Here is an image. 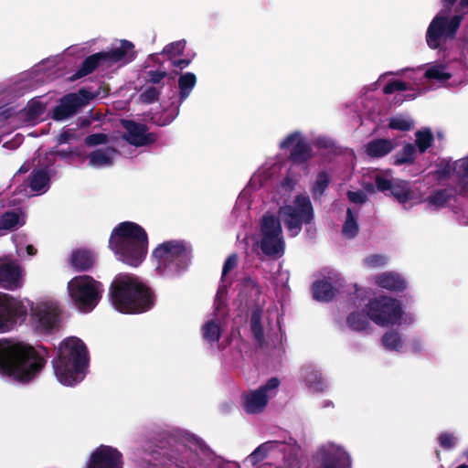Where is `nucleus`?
Masks as SVG:
<instances>
[{"label": "nucleus", "instance_id": "obj_1", "mask_svg": "<svg viewBox=\"0 0 468 468\" xmlns=\"http://www.w3.org/2000/svg\"><path fill=\"white\" fill-rule=\"evenodd\" d=\"M46 362L44 356L29 344L0 341V375L28 383L40 373Z\"/></svg>", "mask_w": 468, "mask_h": 468}, {"label": "nucleus", "instance_id": "obj_2", "mask_svg": "<svg viewBox=\"0 0 468 468\" xmlns=\"http://www.w3.org/2000/svg\"><path fill=\"white\" fill-rule=\"evenodd\" d=\"M110 297L114 308L123 314H142L154 305L153 290L137 277H117L110 286Z\"/></svg>", "mask_w": 468, "mask_h": 468}, {"label": "nucleus", "instance_id": "obj_3", "mask_svg": "<svg viewBox=\"0 0 468 468\" xmlns=\"http://www.w3.org/2000/svg\"><path fill=\"white\" fill-rule=\"evenodd\" d=\"M109 248L119 261L129 266L137 267L144 261L147 254V233L143 227L135 222H122L112 231Z\"/></svg>", "mask_w": 468, "mask_h": 468}, {"label": "nucleus", "instance_id": "obj_4", "mask_svg": "<svg viewBox=\"0 0 468 468\" xmlns=\"http://www.w3.org/2000/svg\"><path fill=\"white\" fill-rule=\"evenodd\" d=\"M89 361V352L83 341L71 336L60 343L58 357L53 359L52 365L58 380L72 386L83 378Z\"/></svg>", "mask_w": 468, "mask_h": 468}, {"label": "nucleus", "instance_id": "obj_5", "mask_svg": "<svg viewBox=\"0 0 468 468\" xmlns=\"http://www.w3.org/2000/svg\"><path fill=\"white\" fill-rule=\"evenodd\" d=\"M156 260V271L167 279L178 278L191 262V249L184 240L172 239L159 244L153 250Z\"/></svg>", "mask_w": 468, "mask_h": 468}, {"label": "nucleus", "instance_id": "obj_6", "mask_svg": "<svg viewBox=\"0 0 468 468\" xmlns=\"http://www.w3.org/2000/svg\"><path fill=\"white\" fill-rule=\"evenodd\" d=\"M136 55L134 45L129 40L122 39L117 48L109 51L97 52L85 58L70 80H77L86 77L101 66L111 67L118 62L128 64L135 59Z\"/></svg>", "mask_w": 468, "mask_h": 468}, {"label": "nucleus", "instance_id": "obj_7", "mask_svg": "<svg viewBox=\"0 0 468 468\" xmlns=\"http://www.w3.org/2000/svg\"><path fill=\"white\" fill-rule=\"evenodd\" d=\"M74 305L83 313L91 312L102 297L103 286L90 275L73 277L67 285Z\"/></svg>", "mask_w": 468, "mask_h": 468}, {"label": "nucleus", "instance_id": "obj_8", "mask_svg": "<svg viewBox=\"0 0 468 468\" xmlns=\"http://www.w3.org/2000/svg\"><path fill=\"white\" fill-rule=\"evenodd\" d=\"M284 224L294 237L302 230L303 223L309 224L314 218V208L308 196L298 195L294 199V206L287 205L280 208Z\"/></svg>", "mask_w": 468, "mask_h": 468}, {"label": "nucleus", "instance_id": "obj_9", "mask_svg": "<svg viewBox=\"0 0 468 468\" xmlns=\"http://www.w3.org/2000/svg\"><path fill=\"white\" fill-rule=\"evenodd\" d=\"M463 16L455 15L450 19L447 16L438 14L431 20L426 32V42L431 49H437L441 46V40L453 39L461 27Z\"/></svg>", "mask_w": 468, "mask_h": 468}, {"label": "nucleus", "instance_id": "obj_10", "mask_svg": "<svg viewBox=\"0 0 468 468\" xmlns=\"http://www.w3.org/2000/svg\"><path fill=\"white\" fill-rule=\"evenodd\" d=\"M368 317L378 325L398 323L402 316V309L398 300L380 296L369 301L367 305Z\"/></svg>", "mask_w": 468, "mask_h": 468}, {"label": "nucleus", "instance_id": "obj_11", "mask_svg": "<svg viewBox=\"0 0 468 468\" xmlns=\"http://www.w3.org/2000/svg\"><path fill=\"white\" fill-rule=\"evenodd\" d=\"M31 324L39 334H52L58 330L60 310L51 303H37L30 307Z\"/></svg>", "mask_w": 468, "mask_h": 468}, {"label": "nucleus", "instance_id": "obj_12", "mask_svg": "<svg viewBox=\"0 0 468 468\" xmlns=\"http://www.w3.org/2000/svg\"><path fill=\"white\" fill-rule=\"evenodd\" d=\"M94 97V94L86 89L68 93L59 99L58 104L51 112V118L55 121L70 118Z\"/></svg>", "mask_w": 468, "mask_h": 468}, {"label": "nucleus", "instance_id": "obj_13", "mask_svg": "<svg viewBox=\"0 0 468 468\" xmlns=\"http://www.w3.org/2000/svg\"><path fill=\"white\" fill-rule=\"evenodd\" d=\"M27 307L22 301L4 292H0V331L13 327L17 321H25Z\"/></svg>", "mask_w": 468, "mask_h": 468}, {"label": "nucleus", "instance_id": "obj_14", "mask_svg": "<svg viewBox=\"0 0 468 468\" xmlns=\"http://www.w3.org/2000/svg\"><path fill=\"white\" fill-rule=\"evenodd\" d=\"M279 385L280 380L277 378H271L259 388L244 393L241 396L243 410L247 414L261 413L268 404V391L277 388Z\"/></svg>", "mask_w": 468, "mask_h": 468}, {"label": "nucleus", "instance_id": "obj_15", "mask_svg": "<svg viewBox=\"0 0 468 468\" xmlns=\"http://www.w3.org/2000/svg\"><path fill=\"white\" fill-rule=\"evenodd\" d=\"M294 144L291 150L289 160L297 165L308 163L314 157L311 144L299 132L288 134L281 143V149H287Z\"/></svg>", "mask_w": 468, "mask_h": 468}, {"label": "nucleus", "instance_id": "obj_16", "mask_svg": "<svg viewBox=\"0 0 468 468\" xmlns=\"http://www.w3.org/2000/svg\"><path fill=\"white\" fill-rule=\"evenodd\" d=\"M316 460L317 468H352L349 453L340 446L329 445L319 449Z\"/></svg>", "mask_w": 468, "mask_h": 468}, {"label": "nucleus", "instance_id": "obj_17", "mask_svg": "<svg viewBox=\"0 0 468 468\" xmlns=\"http://www.w3.org/2000/svg\"><path fill=\"white\" fill-rule=\"evenodd\" d=\"M122 125L126 131L123 139L133 146H147L153 144L158 139L155 133L148 132V127L144 123L123 119L122 120Z\"/></svg>", "mask_w": 468, "mask_h": 468}, {"label": "nucleus", "instance_id": "obj_18", "mask_svg": "<svg viewBox=\"0 0 468 468\" xmlns=\"http://www.w3.org/2000/svg\"><path fill=\"white\" fill-rule=\"evenodd\" d=\"M376 187L380 192L390 191L400 204H405L414 198V191L410 186V183L406 180L394 179L389 180L381 176L375 178Z\"/></svg>", "mask_w": 468, "mask_h": 468}, {"label": "nucleus", "instance_id": "obj_19", "mask_svg": "<svg viewBox=\"0 0 468 468\" xmlns=\"http://www.w3.org/2000/svg\"><path fill=\"white\" fill-rule=\"evenodd\" d=\"M122 455L115 448L100 445L90 456L87 468H122Z\"/></svg>", "mask_w": 468, "mask_h": 468}, {"label": "nucleus", "instance_id": "obj_20", "mask_svg": "<svg viewBox=\"0 0 468 468\" xmlns=\"http://www.w3.org/2000/svg\"><path fill=\"white\" fill-rule=\"evenodd\" d=\"M0 286L12 291L20 288L21 269L13 263L0 264Z\"/></svg>", "mask_w": 468, "mask_h": 468}, {"label": "nucleus", "instance_id": "obj_21", "mask_svg": "<svg viewBox=\"0 0 468 468\" xmlns=\"http://www.w3.org/2000/svg\"><path fill=\"white\" fill-rule=\"evenodd\" d=\"M96 262L93 251L87 249H77L71 252L69 263L76 271H88Z\"/></svg>", "mask_w": 468, "mask_h": 468}, {"label": "nucleus", "instance_id": "obj_22", "mask_svg": "<svg viewBox=\"0 0 468 468\" xmlns=\"http://www.w3.org/2000/svg\"><path fill=\"white\" fill-rule=\"evenodd\" d=\"M396 147L392 140L378 138L369 141L366 145V153L371 158H381L390 154Z\"/></svg>", "mask_w": 468, "mask_h": 468}, {"label": "nucleus", "instance_id": "obj_23", "mask_svg": "<svg viewBox=\"0 0 468 468\" xmlns=\"http://www.w3.org/2000/svg\"><path fill=\"white\" fill-rule=\"evenodd\" d=\"M335 288L326 279L317 280L312 285L313 298L318 302H331L335 298Z\"/></svg>", "mask_w": 468, "mask_h": 468}, {"label": "nucleus", "instance_id": "obj_24", "mask_svg": "<svg viewBox=\"0 0 468 468\" xmlns=\"http://www.w3.org/2000/svg\"><path fill=\"white\" fill-rule=\"evenodd\" d=\"M378 286L388 291L402 292L406 288L405 280L398 273L384 272L377 277Z\"/></svg>", "mask_w": 468, "mask_h": 468}, {"label": "nucleus", "instance_id": "obj_25", "mask_svg": "<svg viewBox=\"0 0 468 468\" xmlns=\"http://www.w3.org/2000/svg\"><path fill=\"white\" fill-rule=\"evenodd\" d=\"M260 247L266 256H282L284 252V242L282 236H262Z\"/></svg>", "mask_w": 468, "mask_h": 468}, {"label": "nucleus", "instance_id": "obj_26", "mask_svg": "<svg viewBox=\"0 0 468 468\" xmlns=\"http://www.w3.org/2000/svg\"><path fill=\"white\" fill-rule=\"evenodd\" d=\"M50 176L44 169H34L29 176V187L34 192L45 193L49 187Z\"/></svg>", "mask_w": 468, "mask_h": 468}, {"label": "nucleus", "instance_id": "obj_27", "mask_svg": "<svg viewBox=\"0 0 468 468\" xmlns=\"http://www.w3.org/2000/svg\"><path fill=\"white\" fill-rule=\"evenodd\" d=\"M113 148L96 149L89 154V165L94 167L111 165L112 164Z\"/></svg>", "mask_w": 468, "mask_h": 468}, {"label": "nucleus", "instance_id": "obj_28", "mask_svg": "<svg viewBox=\"0 0 468 468\" xmlns=\"http://www.w3.org/2000/svg\"><path fill=\"white\" fill-rule=\"evenodd\" d=\"M393 165L400 166L403 165H413L416 160V146L411 143H407L402 149L394 156Z\"/></svg>", "mask_w": 468, "mask_h": 468}, {"label": "nucleus", "instance_id": "obj_29", "mask_svg": "<svg viewBox=\"0 0 468 468\" xmlns=\"http://www.w3.org/2000/svg\"><path fill=\"white\" fill-rule=\"evenodd\" d=\"M197 83V78L194 73L186 72L181 74L178 79L179 87V104H181L190 94Z\"/></svg>", "mask_w": 468, "mask_h": 468}, {"label": "nucleus", "instance_id": "obj_30", "mask_svg": "<svg viewBox=\"0 0 468 468\" xmlns=\"http://www.w3.org/2000/svg\"><path fill=\"white\" fill-rule=\"evenodd\" d=\"M262 236H282V225L277 217L274 215H264L261 227Z\"/></svg>", "mask_w": 468, "mask_h": 468}, {"label": "nucleus", "instance_id": "obj_31", "mask_svg": "<svg viewBox=\"0 0 468 468\" xmlns=\"http://www.w3.org/2000/svg\"><path fill=\"white\" fill-rule=\"evenodd\" d=\"M281 444H282V442L279 441H269L261 443L249 455V461L252 465L260 463L267 457V454L271 450Z\"/></svg>", "mask_w": 468, "mask_h": 468}, {"label": "nucleus", "instance_id": "obj_32", "mask_svg": "<svg viewBox=\"0 0 468 468\" xmlns=\"http://www.w3.org/2000/svg\"><path fill=\"white\" fill-rule=\"evenodd\" d=\"M415 146L420 154H424L433 144L434 136L431 129L425 128L415 133Z\"/></svg>", "mask_w": 468, "mask_h": 468}, {"label": "nucleus", "instance_id": "obj_33", "mask_svg": "<svg viewBox=\"0 0 468 468\" xmlns=\"http://www.w3.org/2000/svg\"><path fill=\"white\" fill-rule=\"evenodd\" d=\"M368 318L367 314L353 312L347 316L346 324L354 331H364L369 325Z\"/></svg>", "mask_w": 468, "mask_h": 468}, {"label": "nucleus", "instance_id": "obj_34", "mask_svg": "<svg viewBox=\"0 0 468 468\" xmlns=\"http://www.w3.org/2000/svg\"><path fill=\"white\" fill-rule=\"evenodd\" d=\"M250 330L254 338L261 343L264 339V330L261 324V311L254 310L250 315Z\"/></svg>", "mask_w": 468, "mask_h": 468}, {"label": "nucleus", "instance_id": "obj_35", "mask_svg": "<svg viewBox=\"0 0 468 468\" xmlns=\"http://www.w3.org/2000/svg\"><path fill=\"white\" fill-rule=\"evenodd\" d=\"M382 344L388 350L399 351L403 343L399 332L390 330L382 336Z\"/></svg>", "mask_w": 468, "mask_h": 468}, {"label": "nucleus", "instance_id": "obj_36", "mask_svg": "<svg viewBox=\"0 0 468 468\" xmlns=\"http://www.w3.org/2000/svg\"><path fill=\"white\" fill-rule=\"evenodd\" d=\"M330 184V177L325 171L318 173L316 180L312 187V194L314 198L320 197L324 194Z\"/></svg>", "mask_w": 468, "mask_h": 468}, {"label": "nucleus", "instance_id": "obj_37", "mask_svg": "<svg viewBox=\"0 0 468 468\" xmlns=\"http://www.w3.org/2000/svg\"><path fill=\"white\" fill-rule=\"evenodd\" d=\"M452 198V192L449 189H438L428 197L430 205L443 207Z\"/></svg>", "mask_w": 468, "mask_h": 468}, {"label": "nucleus", "instance_id": "obj_38", "mask_svg": "<svg viewBox=\"0 0 468 468\" xmlns=\"http://www.w3.org/2000/svg\"><path fill=\"white\" fill-rule=\"evenodd\" d=\"M428 80H435L439 82L447 81L452 78V74L445 71V66L435 65L429 68L424 74Z\"/></svg>", "mask_w": 468, "mask_h": 468}, {"label": "nucleus", "instance_id": "obj_39", "mask_svg": "<svg viewBox=\"0 0 468 468\" xmlns=\"http://www.w3.org/2000/svg\"><path fill=\"white\" fill-rule=\"evenodd\" d=\"M358 230H359V229H358V224L356 222V218L354 216L352 209L347 208L346 218L343 225L342 231L347 238L352 239L357 235Z\"/></svg>", "mask_w": 468, "mask_h": 468}, {"label": "nucleus", "instance_id": "obj_40", "mask_svg": "<svg viewBox=\"0 0 468 468\" xmlns=\"http://www.w3.org/2000/svg\"><path fill=\"white\" fill-rule=\"evenodd\" d=\"M457 176L460 179L459 194L464 196L468 192V157L463 159L457 171Z\"/></svg>", "mask_w": 468, "mask_h": 468}, {"label": "nucleus", "instance_id": "obj_41", "mask_svg": "<svg viewBox=\"0 0 468 468\" xmlns=\"http://www.w3.org/2000/svg\"><path fill=\"white\" fill-rule=\"evenodd\" d=\"M18 214L15 211H7L0 217V229H12L18 225Z\"/></svg>", "mask_w": 468, "mask_h": 468}, {"label": "nucleus", "instance_id": "obj_42", "mask_svg": "<svg viewBox=\"0 0 468 468\" xmlns=\"http://www.w3.org/2000/svg\"><path fill=\"white\" fill-rule=\"evenodd\" d=\"M413 127L411 121L407 120L403 117H391L388 120V128L392 130H399L402 132L410 131Z\"/></svg>", "mask_w": 468, "mask_h": 468}, {"label": "nucleus", "instance_id": "obj_43", "mask_svg": "<svg viewBox=\"0 0 468 468\" xmlns=\"http://www.w3.org/2000/svg\"><path fill=\"white\" fill-rule=\"evenodd\" d=\"M186 48V42L185 41H176L172 42L168 45H166L163 49V54L167 55L170 59L172 58L182 55L184 53V50Z\"/></svg>", "mask_w": 468, "mask_h": 468}, {"label": "nucleus", "instance_id": "obj_44", "mask_svg": "<svg viewBox=\"0 0 468 468\" xmlns=\"http://www.w3.org/2000/svg\"><path fill=\"white\" fill-rule=\"evenodd\" d=\"M207 468H230V466L222 458L214 457L213 452L207 446Z\"/></svg>", "mask_w": 468, "mask_h": 468}, {"label": "nucleus", "instance_id": "obj_45", "mask_svg": "<svg viewBox=\"0 0 468 468\" xmlns=\"http://www.w3.org/2000/svg\"><path fill=\"white\" fill-rule=\"evenodd\" d=\"M45 105L39 101H33L27 105V115L28 119L35 120L39 118L45 112Z\"/></svg>", "mask_w": 468, "mask_h": 468}, {"label": "nucleus", "instance_id": "obj_46", "mask_svg": "<svg viewBox=\"0 0 468 468\" xmlns=\"http://www.w3.org/2000/svg\"><path fill=\"white\" fill-rule=\"evenodd\" d=\"M438 442L440 446L447 451L453 449L457 442V438L451 432H441L438 436Z\"/></svg>", "mask_w": 468, "mask_h": 468}, {"label": "nucleus", "instance_id": "obj_47", "mask_svg": "<svg viewBox=\"0 0 468 468\" xmlns=\"http://www.w3.org/2000/svg\"><path fill=\"white\" fill-rule=\"evenodd\" d=\"M160 96V90L154 87H147L141 94L140 101L146 104H151L154 101H157Z\"/></svg>", "mask_w": 468, "mask_h": 468}, {"label": "nucleus", "instance_id": "obj_48", "mask_svg": "<svg viewBox=\"0 0 468 468\" xmlns=\"http://www.w3.org/2000/svg\"><path fill=\"white\" fill-rule=\"evenodd\" d=\"M408 89V84L400 80H394L388 81L383 88V92L385 94H392L395 91H402Z\"/></svg>", "mask_w": 468, "mask_h": 468}, {"label": "nucleus", "instance_id": "obj_49", "mask_svg": "<svg viewBox=\"0 0 468 468\" xmlns=\"http://www.w3.org/2000/svg\"><path fill=\"white\" fill-rule=\"evenodd\" d=\"M227 296H228V291L226 286H220L218 291L215 297V309L218 312H220L223 308L227 305Z\"/></svg>", "mask_w": 468, "mask_h": 468}, {"label": "nucleus", "instance_id": "obj_50", "mask_svg": "<svg viewBox=\"0 0 468 468\" xmlns=\"http://www.w3.org/2000/svg\"><path fill=\"white\" fill-rule=\"evenodd\" d=\"M242 283L244 287L250 290V293L254 296H259L261 293V286L256 279L252 277H245Z\"/></svg>", "mask_w": 468, "mask_h": 468}, {"label": "nucleus", "instance_id": "obj_51", "mask_svg": "<svg viewBox=\"0 0 468 468\" xmlns=\"http://www.w3.org/2000/svg\"><path fill=\"white\" fill-rule=\"evenodd\" d=\"M220 337V327L213 321L207 322V340L218 341Z\"/></svg>", "mask_w": 468, "mask_h": 468}, {"label": "nucleus", "instance_id": "obj_52", "mask_svg": "<svg viewBox=\"0 0 468 468\" xmlns=\"http://www.w3.org/2000/svg\"><path fill=\"white\" fill-rule=\"evenodd\" d=\"M108 136L105 133H92L85 138V144L89 146H95L107 143Z\"/></svg>", "mask_w": 468, "mask_h": 468}, {"label": "nucleus", "instance_id": "obj_53", "mask_svg": "<svg viewBox=\"0 0 468 468\" xmlns=\"http://www.w3.org/2000/svg\"><path fill=\"white\" fill-rule=\"evenodd\" d=\"M238 265V255L230 254L225 261L222 269V280L225 276Z\"/></svg>", "mask_w": 468, "mask_h": 468}, {"label": "nucleus", "instance_id": "obj_54", "mask_svg": "<svg viewBox=\"0 0 468 468\" xmlns=\"http://www.w3.org/2000/svg\"><path fill=\"white\" fill-rule=\"evenodd\" d=\"M386 258L379 254H372L365 259V263L369 267H380L386 264Z\"/></svg>", "mask_w": 468, "mask_h": 468}, {"label": "nucleus", "instance_id": "obj_55", "mask_svg": "<svg viewBox=\"0 0 468 468\" xmlns=\"http://www.w3.org/2000/svg\"><path fill=\"white\" fill-rule=\"evenodd\" d=\"M346 196L349 201L355 204H364L367 199V195L361 190L347 191Z\"/></svg>", "mask_w": 468, "mask_h": 468}, {"label": "nucleus", "instance_id": "obj_56", "mask_svg": "<svg viewBox=\"0 0 468 468\" xmlns=\"http://www.w3.org/2000/svg\"><path fill=\"white\" fill-rule=\"evenodd\" d=\"M166 75L167 73L165 70H149L147 72L148 81L153 84L160 83Z\"/></svg>", "mask_w": 468, "mask_h": 468}, {"label": "nucleus", "instance_id": "obj_57", "mask_svg": "<svg viewBox=\"0 0 468 468\" xmlns=\"http://www.w3.org/2000/svg\"><path fill=\"white\" fill-rule=\"evenodd\" d=\"M76 138V134H75V132L74 130L72 129H68V130H63L60 134L58 136V144H68L69 143L70 140H73Z\"/></svg>", "mask_w": 468, "mask_h": 468}, {"label": "nucleus", "instance_id": "obj_58", "mask_svg": "<svg viewBox=\"0 0 468 468\" xmlns=\"http://www.w3.org/2000/svg\"><path fill=\"white\" fill-rule=\"evenodd\" d=\"M314 380H312L311 378H307L306 381L308 384L313 387L316 390L322 391L324 388V382L320 374H314Z\"/></svg>", "mask_w": 468, "mask_h": 468}, {"label": "nucleus", "instance_id": "obj_59", "mask_svg": "<svg viewBox=\"0 0 468 468\" xmlns=\"http://www.w3.org/2000/svg\"><path fill=\"white\" fill-rule=\"evenodd\" d=\"M171 64L175 68L183 69L190 64V59H187V58L172 59Z\"/></svg>", "mask_w": 468, "mask_h": 468}, {"label": "nucleus", "instance_id": "obj_60", "mask_svg": "<svg viewBox=\"0 0 468 468\" xmlns=\"http://www.w3.org/2000/svg\"><path fill=\"white\" fill-rule=\"evenodd\" d=\"M171 110L175 112L174 115H172L169 118L166 117L163 122H154L159 126H165V125L169 124L175 119V117L178 114V106H176Z\"/></svg>", "mask_w": 468, "mask_h": 468}, {"label": "nucleus", "instance_id": "obj_61", "mask_svg": "<svg viewBox=\"0 0 468 468\" xmlns=\"http://www.w3.org/2000/svg\"><path fill=\"white\" fill-rule=\"evenodd\" d=\"M188 441L194 444L197 448H198L201 452L205 451V444L201 440H198L196 436H189Z\"/></svg>", "mask_w": 468, "mask_h": 468}, {"label": "nucleus", "instance_id": "obj_62", "mask_svg": "<svg viewBox=\"0 0 468 468\" xmlns=\"http://www.w3.org/2000/svg\"><path fill=\"white\" fill-rule=\"evenodd\" d=\"M437 174L441 177H448L451 175V166L449 165H446L444 167L439 169L437 171Z\"/></svg>", "mask_w": 468, "mask_h": 468}, {"label": "nucleus", "instance_id": "obj_63", "mask_svg": "<svg viewBox=\"0 0 468 468\" xmlns=\"http://www.w3.org/2000/svg\"><path fill=\"white\" fill-rule=\"evenodd\" d=\"M57 154L59 155L62 158H68V157H70L73 154V151L62 149V150L58 151Z\"/></svg>", "mask_w": 468, "mask_h": 468}, {"label": "nucleus", "instance_id": "obj_64", "mask_svg": "<svg viewBox=\"0 0 468 468\" xmlns=\"http://www.w3.org/2000/svg\"><path fill=\"white\" fill-rule=\"evenodd\" d=\"M26 250L29 256H35L37 251V249L31 244L27 246Z\"/></svg>", "mask_w": 468, "mask_h": 468}]
</instances>
